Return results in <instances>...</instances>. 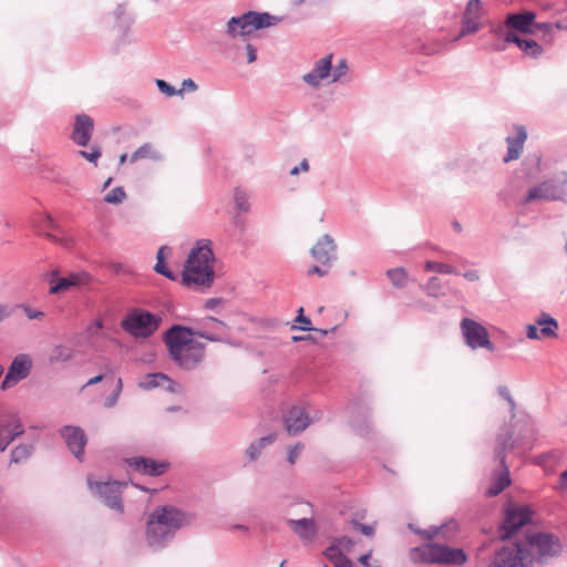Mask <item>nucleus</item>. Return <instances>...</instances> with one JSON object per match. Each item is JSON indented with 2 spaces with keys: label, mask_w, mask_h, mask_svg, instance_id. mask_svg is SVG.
Returning a JSON list of instances; mask_svg holds the SVG:
<instances>
[{
  "label": "nucleus",
  "mask_w": 567,
  "mask_h": 567,
  "mask_svg": "<svg viewBox=\"0 0 567 567\" xmlns=\"http://www.w3.org/2000/svg\"><path fill=\"white\" fill-rule=\"evenodd\" d=\"M514 446L515 441L511 429L507 425L501 427L494 449V457L499 461L501 465H504L507 452L512 451Z\"/></svg>",
  "instance_id": "24"
},
{
  "label": "nucleus",
  "mask_w": 567,
  "mask_h": 567,
  "mask_svg": "<svg viewBox=\"0 0 567 567\" xmlns=\"http://www.w3.org/2000/svg\"><path fill=\"white\" fill-rule=\"evenodd\" d=\"M165 384L177 385L171 378L162 372L150 373L145 381L141 383V386L145 390H151L158 386H164Z\"/></svg>",
  "instance_id": "32"
},
{
  "label": "nucleus",
  "mask_w": 567,
  "mask_h": 567,
  "mask_svg": "<svg viewBox=\"0 0 567 567\" xmlns=\"http://www.w3.org/2000/svg\"><path fill=\"white\" fill-rule=\"evenodd\" d=\"M478 20L480 19L462 17V28L455 40H458L467 34L477 32L481 28V23L478 22Z\"/></svg>",
  "instance_id": "42"
},
{
  "label": "nucleus",
  "mask_w": 567,
  "mask_h": 567,
  "mask_svg": "<svg viewBox=\"0 0 567 567\" xmlns=\"http://www.w3.org/2000/svg\"><path fill=\"white\" fill-rule=\"evenodd\" d=\"M151 158L154 161L161 159V155L156 152L151 143H145L140 146L130 157L131 163H135L140 159Z\"/></svg>",
  "instance_id": "34"
},
{
  "label": "nucleus",
  "mask_w": 567,
  "mask_h": 567,
  "mask_svg": "<svg viewBox=\"0 0 567 567\" xmlns=\"http://www.w3.org/2000/svg\"><path fill=\"white\" fill-rule=\"evenodd\" d=\"M424 268L426 271H434L443 275H460V272L450 264L427 260Z\"/></svg>",
  "instance_id": "40"
},
{
  "label": "nucleus",
  "mask_w": 567,
  "mask_h": 567,
  "mask_svg": "<svg viewBox=\"0 0 567 567\" xmlns=\"http://www.w3.org/2000/svg\"><path fill=\"white\" fill-rule=\"evenodd\" d=\"M505 42L515 43L525 54L536 58L543 53L542 47L532 39H523L513 31L505 32Z\"/></svg>",
  "instance_id": "25"
},
{
  "label": "nucleus",
  "mask_w": 567,
  "mask_h": 567,
  "mask_svg": "<svg viewBox=\"0 0 567 567\" xmlns=\"http://www.w3.org/2000/svg\"><path fill=\"white\" fill-rule=\"evenodd\" d=\"M165 250H169V249L166 246H163V247H161L158 249L157 256H156L157 261H156V264L154 266V270L157 274H159V275H162V276H164V277H166V278H168L171 280H175L176 276L174 275V272L165 264V256H164V251Z\"/></svg>",
  "instance_id": "35"
},
{
  "label": "nucleus",
  "mask_w": 567,
  "mask_h": 567,
  "mask_svg": "<svg viewBox=\"0 0 567 567\" xmlns=\"http://www.w3.org/2000/svg\"><path fill=\"white\" fill-rule=\"evenodd\" d=\"M58 272L53 271L49 279L50 295H59L72 287L87 285L91 281V276L85 271L72 272L68 277L58 278Z\"/></svg>",
  "instance_id": "15"
},
{
  "label": "nucleus",
  "mask_w": 567,
  "mask_h": 567,
  "mask_svg": "<svg viewBox=\"0 0 567 567\" xmlns=\"http://www.w3.org/2000/svg\"><path fill=\"white\" fill-rule=\"evenodd\" d=\"M13 308L21 309L29 320H41L45 316L43 311L34 309L27 303H18Z\"/></svg>",
  "instance_id": "45"
},
{
  "label": "nucleus",
  "mask_w": 567,
  "mask_h": 567,
  "mask_svg": "<svg viewBox=\"0 0 567 567\" xmlns=\"http://www.w3.org/2000/svg\"><path fill=\"white\" fill-rule=\"evenodd\" d=\"M275 441V434L262 436L250 443V445L246 449V455L249 457L250 461H255L260 456L262 450L266 446L272 444Z\"/></svg>",
  "instance_id": "29"
},
{
  "label": "nucleus",
  "mask_w": 567,
  "mask_h": 567,
  "mask_svg": "<svg viewBox=\"0 0 567 567\" xmlns=\"http://www.w3.org/2000/svg\"><path fill=\"white\" fill-rule=\"evenodd\" d=\"M332 545L338 546L341 551H342V549L350 551L351 548L354 546V543L350 537L342 536V537L337 538Z\"/></svg>",
  "instance_id": "56"
},
{
  "label": "nucleus",
  "mask_w": 567,
  "mask_h": 567,
  "mask_svg": "<svg viewBox=\"0 0 567 567\" xmlns=\"http://www.w3.org/2000/svg\"><path fill=\"white\" fill-rule=\"evenodd\" d=\"M13 310L14 308L9 305L0 303V323L10 318L13 313Z\"/></svg>",
  "instance_id": "60"
},
{
  "label": "nucleus",
  "mask_w": 567,
  "mask_h": 567,
  "mask_svg": "<svg viewBox=\"0 0 567 567\" xmlns=\"http://www.w3.org/2000/svg\"><path fill=\"white\" fill-rule=\"evenodd\" d=\"M561 455L557 451L543 453L536 457V464L543 466L546 471H553V467L559 462Z\"/></svg>",
  "instance_id": "39"
},
{
  "label": "nucleus",
  "mask_w": 567,
  "mask_h": 567,
  "mask_svg": "<svg viewBox=\"0 0 567 567\" xmlns=\"http://www.w3.org/2000/svg\"><path fill=\"white\" fill-rule=\"evenodd\" d=\"M126 198V193L122 186L113 188L104 196V202L107 204H121Z\"/></svg>",
  "instance_id": "43"
},
{
  "label": "nucleus",
  "mask_w": 567,
  "mask_h": 567,
  "mask_svg": "<svg viewBox=\"0 0 567 567\" xmlns=\"http://www.w3.org/2000/svg\"><path fill=\"white\" fill-rule=\"evenodd\" d=\"M33 368V360L30 354L28 353H19L17 354L4 375V379L1 383V389L7 390L16 384H18L20 381L27 379Z\"/></svg>",
  "instance_id": "11"
},
{
  "label": "nucleus",
  "mask_w": 567,
  "mask_h": 567,
  "mask_svg": "<svg viewBox=\"0 0 567 567\" xmlns=\"http://www.w3.org/2000/svg\"><path fill=\"white\" fill-rule=\"evenodd\" d=\"M75 355V350L66 344H54L49 354L48 362L50 365L55 367L60 364H65L73 360Z\"/></svg>",
  "instance_id": "28"
},
{
  "label": "nucleus",
  "mask_w": 567,
  "mask_h": 567,
  "mask_svg": "<svg viewBox=\"0 0 567 567\" xmlns=\"http://www.w3.org/2000/svg\"><path fill=\"white\" fill-rule=\"evenodd\" d=\"M309 169V164L307 159H302L299 166H295L291 171V175H298L299 172H307Z\"/></svg>",
  "instance_id": "63"
},
{
  "label": "nucleus",
  "mask_w": 567,
  "mask_h": 567,
  "mask_svg": "<svg viewBox=\"0 0 567 567\" xmlns=\"http://www.w3.org/2000/svg\"><path fill=\"white\" fill-rule=\"evenodd\" d=\"M280 18L268 12L248 11L240 17H233L227 22V34L231 38L249 35L251 32L276 25Z\"/></svg>",
  "instance_id": "5"
},
{
  "label": "nucleus",
  "mask_w": 567,
  "mask_h": 567,
  "mask_svg": "<svg viewBox=\"0 0 567 567\" xmlns=\"http://www.w3.org/2000/svg\"><path fill=\"white\" fill-rule=\"evenodd\" d=\"M386 277L395 288H404L408 284V274L402 267L389 269Z\"/></svg>",
  "instance_id": "38"
},
{
  "label": "nucleus",
  "mask_w": 567,
  "mask_h": 567,
  "mask_svg": "<svg viewBox=\"0 0 567 567\" xmlns=\"http://www.w3.org/2000/svg\"><path fill=\"white\" fill-rule=\"evenodd\" d=\"M433 543L424 546L414 547L410 550V559L414 564H433L432 561Z\"/></svg>",
  "instance_id": "31"
},
{
  "label": "nucleus",
  "mask_w": 567,
  "mask_h": 567,
  "mask_svg": "<svg viewBox=\"0 0 567 567\" xmlns=\"http://www.w3.org/2000/svg\"><path fill=\"white\" fill-rule=\"evenodd\" d=\"M432 561L439 565L462 566L467 561V555L462 548H452L433 543Z\"/></svg>",
  "instance_id": "16"
},
{
  "label": "nucleus",
  "mask_w": 567,
  "mask_h": 567,
  "mask_svg": "<svg viewBox=\"0 0 567 567\" xmlns=\"http://www.w3.org/2000/svg\"><path fill=\"white\" fill-rule=\"evenodd\" d=\"M60 435L63 439L68 450L79 460L82 461L84 447L87 437L83 429L75 425H64L60 429Z\"/></svg>",
  "instance_id": "14"
},
{
  "label": "nucleus",
  "mask_w": 567,
  "mask_h": 567,
  "mask_svg": "<svg viewBox=\"0 0 567 567\" xmlns=\"http://www.w3.org/2000/svg\"><path fill=\"white\" fill-rule=\"evenodd\" d=\"M212 321L216 322L218 333L182 324H173L165 331L163 340L168 357L179 369L184 371L197 370L205 360L206 346L196 341L195 337L212 342H228V326L221 320L210 318L204 322L205 327Z\"/></svg>",
  "instance_id": "1"
},
{
  "label": "nucleus",
  "mask_w": 567,
  "mask_h": 567,
  "mask_svg": "<svg viewBox=\"0 0 567 567\" xmlns=\"http://www.w3.org/2000/svg\"><path fill=\"white\" fill-rule=\"evenodd\" d=\"M288 526L302 540H312L317 535V525L313 518L289 519Z\"/></svg>",
  "instance_id": "26"
},
{
  "label": "nucleus",
  "mask_w": 567,
  "mask_h": 567,
  "mask_svg": "<svg viewBox=\"0 0 567 567\" xmlns=\"http://www.w3.org/2000/svg\"><path fill=\"white\" fill-rule=\"evenodd\" d=\"M462 336L467 347L473 350L486 349L494 351L495 347L489 340L488 331L480 322L463 318L460 322Z\"/></svg>",
  "instance_id": "10"
},
{
  "label": "nucleus",
  "mask_w": 567,
  "mask_h": 567,
  "mask_svg": "<svg viewBox=\"0 0 567 567\" xmlns=\"http://www.w3.org/2000/svg\"><path fill=\"white\" fill-rule=\"evenodd\" d=\"M193 516L172 506H157L147 518L146 543L154 550L162 549L171 543L177 530L190 525Z\"/></svg>",
  "instance_id": "2"
},
{
  "label": "nucleus",
  "mask_w": 567,
  "mask_h": 567,
  "mask_svg": "<svg viewBox=\"0 0 567 567\" xmlns=\"http://www.w3.org/2000/svg\"><path fill=\"white\" fill-rule=\"evenodd\" d=\"M497 391H498V394L508 402L511 412L514 413L516 404H515L513 396L511 395L508 388L505 385H499Z\"/></svg>",
  "instance_id": "57"
},
{
  "label": "nucleus",
  "mask_w": 567,
  "mask_h": 567,
  "mask_svg": "<svg viewBox=\"0 0 567 567\" xmlns=\"http://www.w3.org/2000/svg\"><path fill=\"white\" fill-rule=\"evenodd\" d=\"M311 256L322 266L331 267L337 259V245L333 238L326 234L311 248Z\"/></svg>",
  "instance_id": "17"
},
{
  "label": "nucleus",
  "mask_w": 567,
  "mask_h": 567,
  "mask_svg": "<svg viewBox=\"0 0 567 567\" xmlns=\"http://www.w3.org/2000/svg\"><path fill=\"white\" fill-rule=\"evenodd\" d=\"M103 320L102 319H95L92 323H90L86 329L85 333L89 338H97L102 330H103Z\"/></svg>",
  "instance_id": "48"
},
{
  "label": "nucleus",
  "mask_w": 567,
  "mask_h": 567,
  "mask_svg": "<svg viewBox=\"0 0 567 567\" xmlns=\"http://www.w3.org/2000/svg\"><path fill=\"white\" fill-rule=\"evenodd\" d=\"M527 138V132L524 126H516V135L508 136L506 142L508 144L507 154L504 156V162L507 163L517 159L520 155L524 142Z\"/></svg>",
  "instance_id": "27"
},
{
  "label": "nucleus",
  "mask_w": 567,
  "mask_h": 567,
  "mask_svg": "<svg viewBox=\"0 0 567 567\" xmlns=\"http://www.w3.org/2000/svg\"><path fill=\"white\" fill-rule=\"evenodd\" d=\"M558 321L547 312H542L535 320V324L526 327V336L532 340L557 338Z\"/></svg>",
  "instance_id": "13"
},
{
  "label": "nucleus",
  "mask_w": 567,
  "mask_h": 567,
  "mask_svg": "<svg viewBox=\"0 0 567 567\" xmlns=\"http://www.w3.org/2000/svg\"><path fill=\"white\" fill-rule=\"evenodd\" d=\"M122 386H123L122 379H118L117 383H116L115 391L110 396H107L105 402H104V405L106 408H112V406H114L117 403L118 396H120L121 391H122Z\"/></svg>",
  "instance_id": "54"
},
{
  "label": "nucleus",
  "mask_w": 567,
  "mask_h": 567,
  "mask_svg": "<svg viewBox=\"0 0 567 567\" xmlns=\"http://www.w3.org/2000/svg\"><path fill=\"white\" fill-rule=\"evenodd\" d=\"M89 488L111 509L123 513L121 484L118 482H93L87 478Z\"/></svg>",
  "instance_id": "12"
},
{
  "label": "nucleus",
  "mask_w": 567,
  "mask_h": 567,
  "mask_svg": "<svg viewBox=\"0 0 567 567\" xmlns=\"http://www.w3.org/2000/svg\"><path fill=\"white\" fill-rule=\"evenodd\" d=\"M214 254L209 240H199L190 250L183 271V282L190 286L210 287L214 281Z\"/></svg>",
  "instance_id": "3"
},
{
  "label": "nucleus",
  "mask_w": 567,
  "mask_h": 567,
  "mask_svg": "<svg viewBox=\"0 0 567 567\" xmlns=\"http://www.w3.org/2000/svg\"><path fill=\"white\" fill-rule=\"evenodd\" d=\"M296 321L301 323L302 326H299V327L293 326L292 329H299L302 331L315 330V328L311 326L310 319L303 315V308H299Z\"/></svg>",
  "instance_id": "51"
},
{
  "label": "nucleus",
  "mask_w": 567,
  "mask_h": 567,
  "mask_svg": "<svg viewBox=\"0 0 567 567\" xmlns=\"http://www.w3.org/2000/svg\"><path fill=\"white\" fill-rule=\"evenodd\" d=\"M463 17L480 19L482 17L481 0H470L466 4Z\"/></svg>",
  "instance_id": "44"
},
{
  "label": "nucleus",
  "mask_w": 567,
  "mask_h": 567,
  "mask_svg": "<svg viewBox=\"0 0 567 567\" xmlns=\"http://www.w3.org/2000/svg\"><path fill=\"white\" fill-rule=\"evenodd\" d=\"M161 322V316L134 308L122 319L121 328L136 339H146L158 330Z\"/></svg>",
  "instance_id": "4"
},
{
  "label": "nucleus",
  "mask_w": 567,
  "mask_h": 567,
  "mask_svg": "<svg viewBox=\"0 0 567 567\" xmlns=\"http://www.w3.org/2000/svg\"><path fill=\"white\" fill-rule=\"evenodd\" d=\"M350 524L355 530L362 533L364 536L372 537L374 535V526L373 525L362 524L354 518L351 519Z\"/></svg>",
  "instance_id": "52"
},
{
  "label": "nucleus",
  "mask_w": 567,
  "mask_h": 567,
  "mask_svg": "<svg viewBox=\"0 0 567 567\" xmlns=\"http://www.w3.org/2000/svg\"><path fill=\"white\" fill-rule=\"evenodd\" d=\"M560 200L567 204V174L554 176L528 190L526 203L534 200Z\"/></svg>",
  "instance_id": "8"
},
{
  "label": "nucleus",
  "mask_w": 567,
  "mask_h": 567,
  "mask_svg": "<svg viewBox=\"0 0 567 567\" xmlns=\"http://www.w3.org/2000/svg\"><path fill=\"white\" fill-rule=\"evenodd\" d=\"M332 54H328L315 63L313 69L302 76V80L312 87H317L320 82L327 79L331 73Z\"/></svg>",
  "instance_id": "23"
},
{
  "label": "nucleus",
  "mask_w": 567,
  "mask_h": 567,
  "mask_svg": "<svg viewBox=\"0 0 567 567\" xmlns=\"http://www.w3.org/2000/svg\"><path fill=\"white\" fill-rule=\"evenodd\" d=\"M287 432L291 435L303 432L310 424V417L303 405H293L285 415Z\"/></svg>",
  "instance_id": "19"
},
{
  "label": "nucleus",
  "mask_w": 567,
  "mask_h": 567,
  "mask_svg": "<svg viewBox=\"0 0 567 567\" xmlns=\"http://www.w3.org/2000/svg\"><path fill=\"white\" fill-rule=\"evenodd\" d=\"M246 52H247V62L248 63L255 62L257 59V53H256V49L254 48L252 44L248 43L246 45Z\"/></svg>",
  "instance_id": "62"
},
{
  "label": "nucleus",
  "mask_w": 567,
  "mask_h": 567,
  "mask_svg": "<svg viewBox=\"0 0 567 567\" xmlns=\"http://www.w3.org/2000/svg\"><path fill=\"white\" fill-rule=\"evenodd\" d=\"M33 453V445L20 444L16 446L10 454V463L19 464L28 460Z\"/></svg>",
  "instance_id": "36"
},
{
  "label": "nucleus",
  "mask_w": 567,
  "mask_h": 567,
  "mask_svg": "<svg viewBox=\"0 0 567 567\" xmlns=\"http://www.w3.org/2000/svg\"><path fill=\"white\" fill-rule=\"evenodd\" d=\"M80 156L84 157L90 163H96L101 157V150L97 146H93L90 151H79Z\"/></svg>",
  "instance_id": "53"
},
{
  "label": "nucleus",
  "mask_w": 567,
  "mask_h": 567,
  "mask_svg": "<svg viewBox=\"0 0 567 567\" xmlns=\"http://www.w3.org/2000/svg\"><path fill=\"white\" fill-rule=\"evenodd\" d=\"M33 227L37 229L39 234L45 236L48 239L61 244L63 246H68L66 239H62L58 235L50 233V230H60V226L55 223L51 215L39 214L38 216H35L33 220Z\"/></svg>",
  "instance_id": "22"
},
{
  "label": "nucleus",
  "mask_w": 567,
  "mask_h": 567,
  "mask_svg": "<svg viewBox=\"0 0 567 567\" xmlns=\"http://www.w3.org/2000/svg\"><path fill=\"white\" fill-rule=\"evenodd\" d=\"M329 268L330 267H327V266H312L308 269V275L309 276H312V275H318L320 277H323L328 274L329 271Z\"/></svg>",
  "instance_id": "61"
},
{
  "label": "nucleus",
  "mask_w": 567,
  "mask_h": 567,
  "mask_svg": "<svg viewBox=\"0 0 567 567\" xmlns=\"http://www.w3.org/2000/svg\"><path fill=\"white\" fill-rule=\"evenodd\" d=\"M250 197L247 192L240 187L234 189V203L239 212L248 213L251 208Z\"/></svg>",
  "instance_id": "37"
},
{
  "label": "nucleus",
  "mask_w": 567,
  "mask_h": 567,
  "mask_svg": "<svg viewBox=\"0 0 567 567\" xmlns=\"http://www.w3.org/2000/svg\"><path fill=\"white\" fill-rule=\"evenodd\" d=\"M536 14L533 11L508 13L505 19L507 31L520 32L524 34L534 33L533 25Z\"/></svg>",
  "instance_id": "21"
},
{
  "label": "nucleus",
  "mask_w": 567,
  "mask_h": 567,
  "mask_svg": "<svg viewBox=\"0 0 567 567\" xmlns=\"http://www.w3.org/2000/svg\"><path fill=\"white\" fill-rule=\"evenodd\" d=\"M442 287L443 285L441 279L436 276H433L427 280L426 284L421 286V289L425 291L427 296L439 298L444 295L442 292Z\"/></svg>",
  "instance_id": "41"
},
{
  "label": "nucleus",
  "mask_w": 567,
  "mask_h": 567,
  "mask_svg": "<svg viewBox=\"0 0 567 567\" xmlns=\"http://www.w3.org/2000/svg\"><path fill=\"white\" fill-rule=\"evenodd\" d=\"M532 512L528 506L508 504L504 509V518L499 526V538H512L523 526L530 522Z\"/></svg>",
  "instance_id": "9"
},
{
  "label": "nucleus",
  "mask_w": 567,
  "mask_h": 567,
  "mask_svg": "<svg viewBox=\"0 0 567 567\" xmlns=\"http://www.w3.org/2000/svg\"><path fill=\"white\" fill-rule=\"evenodd\" d=\"M303 450V444L301 443H297L296 445L293 446H290L288 449V456H287V460L288 462L293 465L300 454V452Z\"/></svg>",
  "instance_id": "58"
},
{
  "label": "nucleus",
  "mask_w": 567,
  "mask_h": 567,
  "mask_svg": "<svg viewBox=\"0 0 567 567\" xmlns=\"http://www.w3.org/2000/svg\"><path fill=\"white\" fill-rule=\"evenodd\" d=\"M501 466L503 471L495 477L492 486L487 489L486 493L488 496L498 495L511 484L508 467L506 466L505 463L504 465Z\"/></svg>",
  "instance_id": "30"
},
{
  "label": "nucleus",
  "mask_w": 567,
  "mask_h": 567,
  "mask_svg": "<svg viewBox=\"0 0 567 567\" xmlns=\"http://www.w3.org/2000/svg\"><path fill=\"white\" fill-rule=\"evenodd\" d=\"M326 554L334 567H355L353 563L336 545L328 547Z\"/></svg>",
  "instance_id": "33"
},
{
  "label": "nucleus",
  "mask_w": 567,
  "mask_h": 567,
  "mask_svg": "<svg viewBox=\"0 0 567 567\" xmlns=\"http://www.w3.org/2000/svg\"><path fill=\"white\" fill-rule=\"evenodd\" d=\"M535 29L544 32L545 34H553L554 24L550 22L538 23L534 21L533 30L535 31Z\"/></svg>",
  "instance_id": "59"
},
{
  "label": "nucleus",
  "mask_w": 567,
  "mask_h": 567,
  "mask_svg": "<svg viewBox=\"0 0 567 567\" xmlns=\"http://www.w3.org/2000/svg\"><path fill=\"white\" fill-rule=\"evenodd\" d=\"M94 131V122L87 114H78L75 116L72 141L79 146H87Z\"/></svg>",
  "instance_id": "20"
},
{
  "label": "nucleus",
  "mask_w": 567,
  "mask_h": 567,
  "mask_svg": "<svg viewBox=\"0 0 567 567\" xmlns=\"http://www.w3.org/2000/svg\"><path fill=\"white\" fill-rule=\"evenodd\" d=\"M524 545L529 551L530 549L536 551V556L532 555V558L540 564L558 557L563 550V544L558 536L545 532L528 534Z\"/></svg>",
  "instance_id": "7"
},
{
  "label": "nucleus",
  "mask_w": 567,
  "mask_h": 567,
  "mask_svg": "<svg viewBox=\"0 0 567 567\" xmlns=\"http://www.w3.org/2000/svg\"><path fill=\"white\" fill-rule=\"evenodd\" d=\"M507 31V27L504 24H499L497 27H493L491 29V32L495 34L498 38H503V42H498L492 45V49L494 51H504L506 49V42H505V32Z\"/></svg>",
  "instance_id": "46"
},
{
  "label": "nucleus",
  "mask_w": 567,
  "mask_h": 567,
  "mask_svg": "<svg viewBox=\"0 0 567 567\" xmlns=\"http://www.w3.org/2000/svg\"><path fill=\"white\" fill-rule=\"evenodd\" d=\"M487 567H534L532 553L519 542L498 548L489 558Z\"/></svg>",
  "instance_id": "6"
},
{
  "label": "nucleus",
  "mask_w": 567,
  "mask_h": 567,
  "mask_svg": "<svg viewBox=\"0 0 567 567\" xmlns=\"http://www.w3.org/2000/svg\"><path fill=\"white\" fill-rule=\"evenodd\" d=\"M7 430L8 426L0 423V452L6 451L9 444L12 442V437H9Z\"/></svg>",
  "instance_id": "55"
},
{
  "label": "nucleus",
  "mask_w": 567,
  "mask_h": 567,
  "mask_svg": "<svg viewBox=\"0 0 567 567\" xmlns=\"http://www.w3.org/2000/svg\"><path fill=\"white\" fill-rule=\"evenodd\" d=\"M468 281H477L480 280V274L477 270H467L462 275Z\"/></svg>",
  "instance_id": "64"
},
{
  "label": "nucleus",
  "mask_w": 567,
  "mask_h": 567,
  "mask_svg": "<svg viewBox=\"0 0 567 567\" xmlns=\"http://www.w3.org/2000/svg\"><path fill=\"white\" fill-rule=\"evenodd\" d=\"M156 85L158 90L167 96L181 95L183 94V90H176L169 83L164 80H156Z\"/></svg>",
  "instance_id": "49"
},
{
  "label": "nucleus",
  "mask_w": 567,
  "mask_h": 567,
  "mask_svg": "<svg viewBox=\"0 0 567 567\" xmlns=\"http://www.w3.org/2000/svg\"><path fill=\"white\" fill-rule=\"evenodd\" d=\"M126 463L133 471L150 476H159L164 474L168 467L166 462H157L153 458L144 456H133L126 458Z\"/></svg>",
  "instance_id": "18"
},
{
  "label": "nucleus",
  "mask_w": 567,
  "mask_h": 567,
  "mask_svg": "<svg viewBox=\"0 0 567 567\" xmlns=\"http://www.w3.org/2000/svg\"><path fill=\"white\" fill-rule=\"evenodd\" d=\"M8 426L7 433L9 437H12V442L23 434V427L19 419H14L13 421L6 424Z\"/></svg>",
  "instance_id": "47"
},
{
  "label": "nucleus",
  "mask_w": 567,
  "mask_h": 567,
  "mask_svg": "<svg viewBox=\"0 0 567 567\" xmlns=\"http://www.w3.org/2000/svg\"><path fill=\"white\" fill-rule=\"evenodd\" d=\"M348 71L347 61L344 59L340 60L339 63L332 68L331 66V75H332V82L339 81Z\"/></svg>",
  "instance_id": "50"
}]
</instances>
